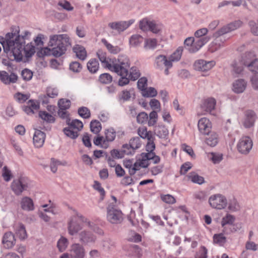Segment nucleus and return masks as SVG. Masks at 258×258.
<instances>
[{
    "label": "nucleus",
    "instance_id": "obj_1",
    "mask_svg": "<svg viewBox=\"0 0 258 258\" xmlns=\"http://www.w3.org/2000/svg\"><path fill=\"white\" fill-rule=\"evenodd\" d=\"M97 55L103 67L118 75H126L127 69L130 67V59L127 56L119 55L117 59L109 58L106 57V53L102 50H99Z\"/></svg>",
    "mask_w": 258,
    "mask_h": 258
},
{
    "label": "nucleus",
    "instance_id": "obj_2",
    "mask_svg": "<svg viewBox=\"0 0 258 258\" xmlns=\"http://www.w3.org/2000/svg\"><path fill=\"white\" fill-rule=\"evenodd\" d=\"M12 37H10V34H8L6 35V39L2 43L4 51L8 53L10 52V57H13L12 59L17 61H20L22 60L24 51L23 41L24 38L21 37L20 35L14 36L11 34Z\"/></svg>",
    "mask_w": 258,
    "mask_h": 258
},
{
    "label": "nucleus",
    "instance_id": "obj_3",
    "mask_svg": "<svg viewBox=\"0 0 258 258\" xmlns=\"http://www.w3.org/2000/svg\"><path fill=\"white\" fill-rule=\"evenodd\" d=\"M48 45L52 47V54L58 57L65 53L67 47L71 45V41L67 34L53 35L50 36Z\"/></svg>",
    "mask_w": 258,
    "mask_h": 258
},
{
    "label": "nucleus",
    "instance_id": "obj_4",
    "mask_svg": "<svg viewBox=\"0 0 258 258\" xmlns=\"http://www.w3.org/2000/svg\"><path fill=\"white\" fill-rule=\"evenodd\" d=\"M253 51H248L242 54L238 61H235L233 64V71L237 74H240L243 70V66L247 67L255 58Z\"/></svg>",
    "mask_w": 258,
    "mask_h": 258
},
{
    "label": "nucleus",
    "instance_id": "obj_5",
    "mask_svg": "<svg viewBox=\"0 0 258 258\" xmlns=\"http://www.w3.org/2000/svg\"><path fill=\"white\" fill-rule=\"evenodd\" d=\"M68 224L69 233L72 235L77 233L85 225L91 227L90 223L87 222L86 221H84V218L79 215L73 217L69 221Z\"/></svg>",
    "mask_w": 258,
    "mask_h": 258
},
{
    "label": "nucleus",
    "instance_id": "obj_6",
    "mask_svg": "<svg viewBox=\"0 0 258 258\" xmlns=\"http://www.w3.org/2000/svg\"><path fill=\"white\" fill-rule=\"evenodd\" d=\"M67 124L69 127L63 129V133L67 136L72 139H76L79 135L78 132L83 127L82 122L78 119H74L70 122V119H69Z\"/></svg>",
    "mask_w": 258,
    "mask_h": 258
},
{
    "label": "nucleus",
    "instance_id": "obj_7",
    "mask_svg": "<svg viewBox=\"0 0 258 258\" xmlns=\"http://www.w3.org/2000/svg\"><path fill=\"white\" fill-rule=\"evenodd\" d=\"M210 37L205 36L199 38L195 40L194 37H188L184 42V45L190 46L189 50L191 52H195L198 51L203 45L209 41Z\"/></svg>",
    "mask_w": 258,
    "mask_h": 258
},
{
    "label": "nucleus",
    "instance_id": "obj_8",
    "mask_svg": "<svg viewBox=\"0 0 258 258\" xmlns=\"http://www.w3.org/2000/svg\"><path fill=\"white\" fill-rule=\"evenodd\" d=\"M209 203L212 208L219 210L224 209L227 205L225 197L219 194L211 196L209 199Z\"/></svg>",
    "mask_w": 258,
    "mask_h": 258
},
{
    "label": "nucleus",
    "instance_id": "obj_9",
    "mask_svg": "<svg viewBox=\"0 0 258 258\" xmlns=\"http://www.w3.org/2000/svg\"><path fill=\"white\" fill-rule=\"evenodd\" d=\"M28 186V181L27 178L21 177L13 180L11 184V188L17 195H20L26 190Z\"/></svg>",
    "mask_w": 258,
    "mask_h": 258
},
{
    "label": "nucleus",
    "instance_id": "obj_10",
    "mask_svg": "<svg viewBox=\"0 0 258 258\" xmlns=\"http://www.w3.org/2000/svg\"><path fill=\"white\" fill-rule=\"evenodd\" d=\"M252 147V141L248 136L242 137L239 141L237 147L238 151L246 154L249 152Z\"/></svg>",
    "mask_w": 258,
    "mask_h": 258
},
{
    "label": "nucleus",
    "instance_id": "obj_11",
    "mask_svg": "<svg viewBox=\"0 0 258 258\" xmlns=\"http://www.w3.org/2000/svg\"><path fill=\"white\" fill-rule=\"evenodd\" d=\"M148 153H142L139 155L135 162V168L134 170H140L142 168H147L150 165V158Z\"/></svg>",
    "mask_w": 258,
    "mask_h": 258
},
{
    "label": "nucleus",
    "instance_id": "obj_12",
    "mask_svg": "<svg viewBox=\"0 0 258 258\" xmlns=\"http://www.w3.org/2000/svg\"><path fill=\"white\" fill-rule=\"evenodd\" d=\"M216 104V100L212 97H209L203 100L201 105V108L205 112L203 114L209 113L210 114L215 115V106Z\"/></svg>",
    "mask_w": 258,
    "mask_h": 258
},
{
    "label": "nucleus",
    "instance_id": "obj_13",
    "mask_svg": "<svg viewBox=\"0 0 258 258\" xmlns=\"http://www.w3.org/2000/svg\"><path fill=\"white\" fill-rule=\"evenodd\" d=\"M198 127L200 133L204 135H208L212 128V123L207 117H202L199 119Z\"/></svg>",
    "mask_w": 258,
    "mask_h": 258
},
{
    "label": "nucleus",
    "instance_id": "obj_14",
    "mask_svg": "<svg viewBox=\"0 0 258 258\" xmlns=\"http://www.w3.org/2000/svg\"><path fill=\"white\" fill-rule=\"evenodd\" d=\"M107 219L111 223H120L122 219V213L120 211L113 207H108L107 208Z\"/></svg>",
    "mask_w": 258,
    "mask_h": 258
},
{
    "label": "nucleus",
    "instance_id": "obj_15",
    "mask_svg": "<svg viewBox=\"0 0 258 258\" xmlns=\"http://www.w3.org/2000/svg\"><path fill=\"white\" fill-rule=\"evenodd\" d=\"M242 24L241 21H235L233 22L228 24L226 26H223L214 34L215 37H218L220 35H224L226 33H229L232 31L235 30L240 27Z\"/></svg>",
    "mask_w": 258,
    "mask_h": 258
},
{
    "label": "nucleus",
    "instance_id": "obj_16",
    "mask_svg": "<svg viewBox=\"0 0 258 258\" xmlns=\"http://www.w3.org/2000/svg\"><path fill=\"white\" fill-rule=\"evenodd\" d=\"M135 22L134 20L127 21H119L109 23L108 26L112 30H116L118 32H122L128 28Z\"/></svg>",
    "mask_w": 258,
    "mask_h": 258
},
{
    "label": "nucleus",
    "instance_id": "obj_17",
    "mask_svg": "<svg viewBox=\"0 0 258 258\" xmlns=\"http://www.w3.org/2000/svg\"><path fill=\"white\" fill-rule=\"evenodd\" d=\"M215 64L216 63L214 61H207L203 59H200L195 62L194 68L196 70L206 72L210 70Z\"/></svg>",
    "mask_w": 258,
    "mask_h": 258
},
{
    "label": "nucleus",
    "instance_id": "obj_18",
    "mask_svg": "<svg viewBox=\"0 0 258 258\" xmlns=\"http://www.w3.org/2000/svg\"><path fill=\"white\" fill-rule=\"evenodd\" d=\"M18 78V76L15 73H11L9 75L6 71H0V80L5 85L16 83Z\"/></svg>",
    "mask_w": 258,
    "mask_h": 258
},
{
    "label": "nucleus",
    "instance_id": "obj_19",
    "mask_svg": "<svg viewBox=\"0 0 258 258\" xmlns=\"http://www.w3.org/2000/svg\"><path fill=\"white\" fill-rule=\"evenodd\" d=\"M40 108L39 102L36 100L31 99L27 102V105L23 106V111L28 115L33 114Z\"/></svg>",
    "mask_w": 258,
    "mask_h": 258
},
{
    "label": "nucleus",
    "instance_id": "obj_20",
    "mask_svg": "<svg viewBox=\"0 0 258 258\" xmlns=\"http://www.w3.org/2000/svg\"><path fill=\"white\" fill-rule=\"evenodd\" d=\"M2 243L6 248H12L16 243L14 235L11 232L5 233L3 237Z\"/></svg>",
    "mask_w": 258,
    "mask_h": 258
},
{
    "label": "nucleus",
    "instance_id": "obj_21",
    "mask_svg": "<svg viewBox=\"0 0 258 258\" xmlns=\"http://www.w3.org/2000/svg\"><path fill=\"white\" fill-rule=\"evenodd\" d=\"M71 256L74 258H84L85 251L84 247L79 243L72 245L71 247Z\"/></svg>",
    "mask_w": 258,
    "mask_h": 258
},
{
    "label": "nucleus",
    "instance_id": "obj_22",
    "mask_svg": "<svg viewBox=\"0 0 258 258\" xmlns=\"http://www.w3.org/2000/svg\"><path fill=\"white\" fill-rule=\"evenodd\" d=\"M255 114L252 110H247L245 112V118L243 121V125L246 128L252 127L254 123Z\"/></svg>",
    "mask_w": 258,
    "mask_h": 258
},
{
    "label": "nucleus",
    "instance_id": "obj_23",
    "mask_svg": "<svg viewBox=\"0 0 258 258\" xmlns=\"http://www.w3.org/2000/svg\"><path fill=\"white\" fill-rule=\"evenodd\" d=\"M33 139L34 146L36 148H40L44 143L45 134L40 130H36Z\"/></svg>",
    "mask_w": 258,
    "mask_h": 258
},
{
    "label": "nucleus",
    "instance_id": "obj_24",
    "mask_svg": "<svg viewBox=\"0 0 258 258\" xmlns=\"http://www.w3.org/2000/svg\"><path fill=\"white\" fill-rule=\"evenodd\" d=\"M80 241L84 244L94 242L95 241L96 237L90 232L83 231L79 234Z\"/></svg>",
    "mask_w": 258,
    "mask_h": 258
},
{
    "label": "nucleus",
    "instance_id": "obj_25",
    "mask_svg": "<svg viewBox=\"0 0 258 258\" xmlns=\"http://www.w3.org/2000/svg\"><path fill=\"white\" fill-rule=\"evenodd\" d=\"M73 51L75 53L76 57L81 60H84L87 56L85 48L81 45H75L73 48Z\"/></svg>",
    "mask_w": 258,
    "mask_h": 258
},
{
    "label": "nucleus",
    "instance_id": "obj_26",
    "mask_svg": "<svg viewBox=\"0 0 258 258\" xmlns=\"http://www.w3.org/2000/svg\"><path fill=\"white\" fill-rule=\"evenodd\" d=\"M155 62L159 68L162 67L163 66L168 68H171L172 67L171 61L167 60L166 57L163 55H160L156 57Z\"/></svg>",
    "mask_w": 258,
    "mask_h": 258
},
{
    "label": "nucleus",
    "instance_id": "obj_27",
    "mask_svg": "<svg viewBox=\"0 0 258 258\" xmlns=\"http://www.w3.org/2000/svg\"><path fill=\"white\" fill-rule=\"evenodd\" d=\"M246 87V83L243 79L235 81L233 84V90L237 93L243 92Z\"/></svg>",
    "mask_w": 258,
    "mask_h": 258
},
{
    "label": "nucleus",
    "instance_id": "obj_28",
    "mask_svg": "<svg viewBox=\"0 0 258 258\" xmlns=\"http://www.w3.org/2000/svg\"><path fill=\"white\" fill-rule=\"evenodd\" d=\"M22 209L25 211H32L34 210V204L32 200L27 197L22 198L21 202Z\"/></svg>",
    "mask_w": 258,
    "mask_h": 258
},
{
    "label": "nucleus",
    "instance_id": "obj_29",
    "mask_svg": "<svg viewBox=\"0 0 258 258\" xmlns=\"http://www.w3.org/2000/svg\"><path fill=\"white\" fill-rule=\"evenodd\" d=\"M208 135L209 137L206 139V143L211 147L215 146L219 141L218 135L215 132H211Z\"/></svg>",
    "mask_w": 258,
    "mask_h": 258
},
{
    "label": "nucleus",
    "instance_id": "obj_30",
    "mask_svg": "<svg viewBox=\"0 0 258 258\" xmlns=\"http://www.w3.org/2000/svg\"><path fill=\"white\" fill-rule=\"evenodd\" d=\"M101 42L110 53L117 54L121 51V49L119 46H113L109 43L105 39H102Z\"/></svg>",
    "mask_w": 258,
    "mask_h": 258
},
{
    "label": "nucleus",
    "instance_id": "obj_31",
    "mask_svg": "<svg viewBox=\"0 0 258 258\" xmlns=\"http://www.w3.org/2000/svg\"><path fill=\"white\" fill-rule=\"evenodd\" d=\"M186 178L188 180L199 184H202L204 182V178L199 176L196 172H190L187 176Z\"/></svg>",
    "mask_w": 258,
    "mask_h": 258
},
{
    "label": "nucleus",
    "instance_id": "obj_32",
    "mask_svg": "<svg viewBox=\"0 0 258 258\" xmlns=\"http://www.w3.org/2000/svg\"><path fill=\"white\" fill-rule=\"evenodd\" d=\"M116 137V132L112 128H109L105 131V139L103 141V145L105 144L106 142H112L114 140Z\"/></svg>",
    "mask_w": 258,
    "mask_h": 258
},
{
    "label": "nucleus",
    "instance_id": "obj_33",
    "mask_svg": "<svg viewBox=\"0 0 258 258\" xmlns=\"http://www.w3.org/2000/svg\"><path fill=\"white\" fill-rule=\"evenodd\" d=\"M123 165L125 168L128 169V173L131 175H134L137 170H134L135 168V162L133 159H125L123 161Z\"/></svg>",
    "mask_w": 258,
    "mask_h": 258
},
{
    "label": "nucleus",
    "instance_id": "obj_34",
    "mask_svg": "<svg viewBox=\"0 0 258 258\" xmlns=\"http://www.w3.org/2000/svg\"><path fill=\"white\" fill-rule=\"evenodd\" d=\"M138 134L141 138L146 139L147 140L152 139V137H154L151 131H148L146 127H140L138 128Z\"/></svg>",
    "mask_w": 258,
    "mask_h": 258
},
{
    "label": "nucleus",
    "instance_id": "obj_35",
    "mask_svg": "<svg viewBox=\"0 0 258 258\" xmlns=\"http://www.w3.org/2000/svg\"><path fill=\"white\" fill-rule=\"evenodd\" d=\"M99 68L98 60L95 58L91 59L87 63V68L92 73H96Z\"/></svg>",
    "mask_w": 258,
    "mask_h": 258
},
{
    "label": "nucleus",
    "instance_id": "obj_36",
    "mask_svg": "<svg viewBox=\"0 0 258 258\" xmlns=\"http://www.w3.org/2000/svg\"><path fill=\"white\" fill-rule=\"evenodd\" d=\"M143 41V37L139 34L132 35L130 39V44L133 47L140 45Z\"/></svg>",
    "mask_w": 258,
    "mask_h": 258
},
{
    "label": "nucleus",
    "instance_id": "obj_37",
    "mask_svg": "<svg viewBox=\"0 0 258 258\" xmlns=\"http://www.w3.org/2000/svg\"><path fill=\"white\" fill-rule=\"evenodd\" d=\"M155 131L156 135L160 138L166 139L168 136V131L164 126H158Z\"/></svg>",
    "mask_w": 258,
    "mask_h": 258
},
{
    "label": "nucleus",
    "instance_id": "obj_38",
    "mask_svg": "<svg viewBox=\"0 0 258 258\" xmlns=\"http://www.w3.org/2000/svg\"><path fill=\"white\" fill-rule=\"evenodd\" d=\"M39 116L43 120L48 123H52L55 121L54 117L46 111H40Z\"/></svg>",
    "mask_w": 258,
    "mask_h": 258
},
{
    "label": "nucleus",
    "instance_id": "obj_39",
    "mask_svg": "<svg viewBox=\"0 0 258 258\" xmlns=\"http://www.w3.org/2000/svg\"><path fill=\"white\" fill-rule=\"evenodd\" d=\"M30 97V94H23L17 92L14 95V99L19 103H23Z\"/></svg>",
    "mask_w": 258,
    "mask_h": 258
},
{
    "label": "nucleus",
    "instance_id": "obj_40",
    "mask_svg": "<svg viewBox=\"0 0 258 258\" xmlns=\"http://www.w3.org/2000/svg\"><path fill=\"white\" fill-rule=\"evenodd\" d=\"M235 220V218L234 216L227 214L222 219L221 225L222 227H224L226 225H233Z\"/></svg>",
    "mask_w": 258,
    "mask_h": 258
},
{
    "label": "nucleus",
    "instance_id": "obj_41",
    "mask_svg": "<svg viewBox=\"0 0 258 258\" xmlns=\"http://www.w3.org/2000/svg\"><path fill=\"white\" fill-rule=\"evenodd\" d=\"M183 48L182 47H179L177 49L170 55L169 60L172 62L174 61L179 60L182 53Z\"/></svg>",
    "mask_w": 258,
    "mask_h": 258
},
{
    "label": "nucleus",
    "instance_id": "obj_42",
    "mask_svg": "<svg viewBox=\"0 0 258 258\" xmlns=\"http://www.w3.org/2000/svg\"><path fill=\"white\" fill-rule=\"evenodd\" d=\"M157 45V41L156 39L149 38L145 41L144 48L146 49H154Z\"/></svg>",
    "mask_w": 258,
    "mask_h": 258
},
{
    "label": "nucleus",
    "instance_id": "obj_43",
    "mask_svg": "<svg viewBox=\"0 0 258 258\" xmlns=\"http://www.w3.org/2000/svg\"><path fill=\"white\" fill-rule=\"evenodd\" d=\"M208 249L204 246H201L195 255V258H207Z\"/></svg>",
    "mask_w": 258,
    "mask_h": 258
},
{
    "label": "nucleus",
    "instance_id": "obj_44",
    "mask_svg": "<svg viewBox=\"0 0 258 258\" xmlns=\"http://www.w3.org/2000/svg\"><path fill=\"white\" fill-rule=\"evenodd\" d=\"M142 92L143 96L146 97H153L155 96L157 94L156 89L152 87H147Z\"/></svg>",
    "mask_w": 258,
    "mask_h": 258
},
{
    "label": "nucleus",
    "instance_id": "obj_45",
    "mask_svg": "<svg viewBox=\"0 0 258 258\" xmlns=\"http://www.w3.org/2000/svg\"><path fill=\"white\" fill-rule=\"evenodd\" d=\"M140 73L137 68L133 67L131 68L130 74L128 77L131 80L133 81L137 80L140 77Z\"/></svg>",
    "mask_w": 258,
    "mask_h": 258
},
{
    "label": "nucleus",
    "instance_id": "obj_46",
    "mask_svg": "<svg viewBox=\"0 0 258 258\" xmlns=\"http://www.w3.org/2000/svg\"><path fill=\"white\" fill-rule=\"evenodd\" d=\"M160 199L163 202L168 204H173L176 203L175 198L169 194H161L160 195Z\"/></svg>",
    "mask_w": 258,
    "mask_h": 258
},
{
    "label": "nucleus",
    "instance_id": "obj_47",
    "mask_svg": "<svg viewBox=\"0 0 258 258\" xmlns=\"http://www.w3.org/2000/svg\"><path fill=\"white\" fill-rule=\"evenodd\" d=\"M152 21H150L147 18H144L140 22V28L144 31H148L151 28V24Z\"/></svg>",
    "mask_w": 258,
    "mask_h": 258
},
{
    "label": "nucleus",
    "instance_id": "obj_48",
    "mask_svg": "<svg viewBox=\"0 0 258 258\" xmlns=\"http://www.w3.org/2000/svg\"><path fill=\"white\" fill-rule=\"evenodd\" d=\"M90 128L92 132L98 134L101 130V125L99 121L93 120L90 123Z\"/></svg>",
    "mask_w": 258,
    "mask_h": 258
},
{
    "label": "nucleus",
    "instance_id": "obj_49",
    "mask_svg": "<svg viewBox=\"0 0 258 258\" xmlns=\"http://www.w3.org/2000/svg\"><path fill=\"white\" fill-rule=\"evenodd\" d=\"M68 245V240L64 237H61L58 241L57 246L60 251H64Z\"/></svg>",
    "mask_w": 258,
    "mask_h": 258
},
{
    "label": "nucleus",
    "instance_id": "obj_50",
    "mask_svg": "<svg viewBox=\"0 0 258 258\" xmlns=\"http://www.w3.org/2000/svg\"><path fill=\"white\" fill-rule=\"evenodd\" d=\"M46 93L48 97L54 98L58 96V90L56 87L49 86L47 88Z\"/></svg>",
    "mask_w": 258,
    "mask_h": 258
},
{
    "label": "nucleus",
    "instance_id": "obj_51",
    "mask_svg": "<svg viewBox=\"0 0 258 258\" xmlns=\"http://www.w3.org/2000/svg\"><path fill=\"white\" fill-rule=\"evenodd\" d=\"M71 101L67 99H60L58 101V106L60 109H68L71 106Z\"/></svg>",
    "mask_w": 258,
    "mask_h": 258
},
{
    "label": "nucleus",
    "instance_id": "obj_52",
    "mask_svg": "<svg viewBox=\"0 0 258 258\" xmlns=\"http://www.w3.org/2000/svg\"><path fill=\"white\" fill-rule=\"evenodd\" d=\"M129 144L132 148L134 150V151L140 148L142 145L140 139L139 137H135L132 138L130 141Z\"/></svg>",
    "mask_w": 258,
    "mask_h": 258
},
{
    "label": "nucleus",
    "instance_id": "obj_53",
    "mask_svg": "<svg viewBox=\"0 0 258 258\" xmlns=\"http://www.w3.org/2000/svg\"><path fill=\"white\" fill-rule=\"evenodd\" d=\"M121 152L123 155H129L134 154L135 151L129 144H124L122 146Z\"/></svg>",
    "mask_w": 258,
    "mask_h": 258
},
{
    "label": "nucleus",
    "instance_id": "obj_54",
    "mask_svg": "<svg viewBox=\"0 0 258 258\" xmlns=\"http://www.w3.org/2000/svg\"><path fill=\"white\" fill-rule=\"evenodd\" d=\"M209 157L214 164H217L222 160L223 155L222 154L211 153L209 155Z\"/></svg>",
    "mask_w": 258,
    "mask_h": 258
},
{
    "label": "nucleus",
    "instance_id": "obj_55",
    "mask_svg": "<svg viewBox=\"0 0 258 258\" xmlns=\"http://www.w3.org/2000/svg\"><path fill=\"white\" fill-rule=\"evenodd\" d=\"M16 234L22 239H24L27 237L25 228L23 224H20L18 229L16 231Z\"/></svg>",
    "mask_w": 258,
    "mask_h": 258
},
{
    "label": "nucleus",
    "instance_id": "obj_56",
    "mask_svg": "<svg viewBox=\"0 0 258 258\" xmlns=\"http://www.w3.org/2000/svg\"><path fill=\"white\" fill-rule=\"evenodd\" d=\"M158 114L156 111H152L149 114V119L148 120V125H154L157 121Z\"/></svg>",
    "mask_w": 258,
    "mask_h": 258
},
{
    "label": "nucleus",
    "instance_id": "obj_57",
    "mask_svg": "<svg viewBox=\"0 0 258 258\" xmlns=\"http://www.w3.org/2000/svg\"><path fill=\"white\" fill-rule=\"evenodd\" d=\"M248 70L253 73H258V58L254 59L247 67Z\"/></svg>",
    "mask_w": 258,
    "mask_h": 258
},
{
    "label": "nucleus",
    "instance_id": "obj_58",
    "mask_svg": "<svg viewBox=\"0 0 258 258\" xmlns=\"http://www.w3.org/2000/svg\"><path fill=\"white\" fill-rule=\"evenodd\" d=\"M112 76L108 73L101 74L99 77V81L103 84H109L111 82Z\"/></svg>",
    "mask_w": 258,
    "mask_h": 258
},
{
    "label": "nucleus",
    "instance_id": "obj_59",
    "mask_svg": "<svg viewBox=\"0 0 258 258\" xmlns=\"http://www.w3.org/2000/svg\"><path fill=\"white\" fill-rule=\"evenodd\" d=\"M58 5L68 11H73L74 9V7L71 5L70 3L66 0L60 1L58 3Z\"/></svg>",
    "mask_w": 258,
    "mask_h": 258
},
{
    "label": "nucleus",
    "instance_id": "obj_60",
    "mask_svg": "<svg viewBox=\"0 0 258 258\" xmlns=\"http://www.w3.org/2000/svg\"><path fill=\"white\" fill-rule=\"evenodd\" d=\"M79 114L84 118H88L90 117V110L85 107H82L78 109Z\"/></svg>",
    "mask_w": 258,
    "mask_h": 258
},
{
    "label": "nucleus",
    "instance_id": "obj_61",
    "mask_svg": "<svg viewBox=\"0 0 258 258\" xmlns=\"http://www.w3.org/2000/svg\"><path fill=\"white\" fill-rule=\"evenodd\" d=\"M21 76L24 80L29 81L33 77V73L29 69H25L22 71Z\"/></svg>",
    "mask_w": 258,
    "mask_h": 258
},
{
    "label": "nucleus",
    "instance_id": "obj_62",
    "mask_svg": "<svg viewBox=\"0 0 258 258\" xmlns=\"http://www.w3.org/2000/svg\"><path fill=\"white\" fill-rule=\"evenodd\" d=\"M148 118L147 113L145 112H142L138 114L137 116V121L139 123H144L147 122Z\"/></svg>",
    "mask_w": 258,
    "mask_h": 258
},
{
    "label": "nucleus",
    "instance_id": "obj_63",
    "mask_svg": "<svg viewBox=\"0 0 258 258\" xmlns=\"http://www.w3.org/2000/svg\"><path fill=\"white\" fill-rule=\"evenodd\" d=\"M130 249L134 256H137L138 258L142 256V250L138 246L134 245L130 247Z\"/></svg>",
    "mask_w": 258,
    "mask_h": 258
},
{
    "label": "nucleus",
    "instance_id": "obj_64",
    "mask_svg": "<svg viewBox=\"0 0 258 258\" xmlns=\"http://www.w3.org/2000/svg\"><path fill=\"white\" fill-rule=\"evenodd\" d=\"M249 25L250 27L251 32L254 35L258 36V20L257 22H255L253 21H249Z\"/></svg>",
    "mask_w": 258,
    "mask_h": 258
}]
</instances>
